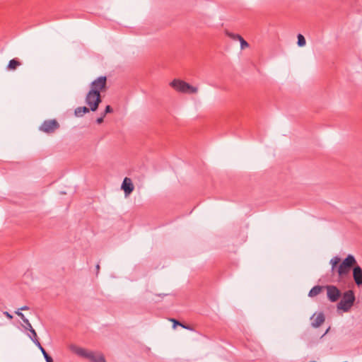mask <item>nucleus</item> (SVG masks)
Returning <instances> with one entry per match:
<instances>
[{
    "label": "nucleus",
    "instance_id": "obj_21",
    "mask_svg": "<svg viewBox=\"0 0 362 362\" xmlns=\"http://www.w3.org/2000/svg\"><path fill=\"white\" fill-rule=\"evenodd\" d=\"M171 321L173 322V327H175L176 325H180V326L182 327L183 328H185V329H191V328H189L188 326L184 325L183 324L179 322L178 321H177L175 319H171Z\"/></svg>",
    "mask_w": 362,
    "mask_h": 362
},
{
    "label": "nucleus",
    "instance_id": "obj_3",
    "mask_svg": "<svg viewBox=\"0 0 362 362\" xmlns=\"http://www.w3.org/2000/svg\"><path fill=\"white\" fill-rule=\"evenodd\" d=\"M170 85L175 90L180 93H194L197 92V88L196 87H194L189 83L179 79H174L172 82H170Z\"/></svg>",
    "mask_w": 362,
    "mask_h": 362
},
{
    "label": "nucleus",
    "instance_id": "obj_26",
    "mask_svg": "<svg viewBox=\"0 0 362 362\" xmlns=\"http://www.w3.org/2000/svg\"><path fill=\"white\" fill-rule=\"evenodd\" d=\"M4 315H5L9 319H12L13 318V316L10 313H8V312H4Z\"/></svg>",
    "mask_w": 362,
    "mask_h": 362
},
{
    "label": "nucleus",
    "instance_id": "obj_10",
    "mask_svg": "<svg viewBox=\"0 0 362 362\" xmlns=\"http://www.w3.org/2000/svg\"><path fill=\"white\" fill-rule=\"evenodd\" d=\"M122 189L124 190L125 195H129L134 190V185L130 178L125 177L122 185Z\"/></svg>",
    "mask_w": 362,
    "mask_h": 362
},
{
    "label": "nucleus",
    "instance_id": "obj_1",
    "mask_svg": "<svg viewBox=\"0 0 362 362\" xmlns=\"http://www.w3.org/2000/svg\"><path fill=\"white\" fill-rule=\"evenodd\" d=\"M356 263L355 257L349 255L339 265L337 272L339 277L342 278L349 274L351 267Z\"/></svg>",
    "mask_w": 362,
    "mask_h": 362
},
{
    "label": "nucleus",
    "instance_id": "obj_9",
    "mask_svg": "<svg viewBox=\"0 0 362 362\" xmlns=\"http://www.w3.org/2000/svg\"><path fill=\"white\" fill-rule=\"evenodd\" d=\"M353 277L357 286L362 285V269L358 265L353 269Z\"/></svg>",
    "mask_w": 362,
    "mask_h": 362
},
{
    "label": "nucleus",
    "instance_id": "obj_25",
    "mask_svg": "<svg viewBox=\"0 0 362 362\" xmlns=\"http://www.w3.org/2000/svg\"><path fill=\"white\" fill-rule=\"evenodd\" d=\"M104 117H103V115L100 117H98V118L97 119V120H96L97 123H98V124H100V123H102V122H103V118H104Z\"/></svg>",
    "mask_w": 362,
    "mask_h": 362
},
{
    "label": "nucleus",
    "instance_id": "obj_2",
    "mask_svg": "<svg viewBox=\"0 0 362 362\" xmlns=\"http://www.w3.org/2000/svg\"><path fill=\"white\" fill-rule=\"evenodd\" d=\"M355 301V296L351 290L346 291L341 300L337 304V308L344 312H348Z\"/></svg>",
    "mask_w": 362,
    "mask_h": 362
},
{
    "label": "nucleus",
    "instance_id": "obj_14",
    "mask_svg": "<svg viewBox=\"0 0 362 362\" xmlns=\"http://www.w3.org/2000/svg\"><path fill=\"white\" fill-rule=\"evenodd\" d=\"M90 362H106V361L103 354L95 352Z\"/></svg>",
    "mask_w": 362,
    "mask_h": 362
},
{
    "label": "nucleus",
    "instance_id": "obj_20",
    "mask_svg": "<svg viewBox=\"0 0 362 362\" xmlns=\"http://www.w3.org/2000/svg\"><path fill=\"white\" fill-rule=\"evenodd\" d=\"M297 43L299 47H303L306 43L305 37L301 34H298V42Z\"/></svg>",
    "mask_w": 362,
    "mask_h": 362
},
{
    "label": "nucleus",
    "instance_id": "obj_8",
    "mask_svg": "<svg viewBox=\"0 0 362 362\" xmlns=\"http://www.w3.org/2000/svg\"><path fill=\"white\" fill-rule=\"evenodd\" d=\"M326 289L327 298L331 302H336L339 298L341 292L335 286H327Z\"/></svg>",
    "mask_w": 362,
    "mask_h": 362
},
{
    "label": "nucleus",
    "instance_id": "obj_15",
    "mask_svg": "<svg viewBox=\"0 0 362 362\" xmlns=\"http://www.w3.org/2000/svg\"><path fill=\"white\" fill-rule=\"evenodd\" d=\"M89 110L90 109L86 107H78L75 110L74 113L76 117H81L85 113L88 112Z\"/></svg>",
    "mask_w": 362,
    "mask_h": 362
},
{
    "label": "nucleus",
    "instance_id": "obj_28",
    "mask_svg": "<svg viewBox=\"0 0 362 362\" xmlns=\"http://www.w3.org/2000/svg\"><path fill=\"white\" fill-rule=\"evenodd\" d=\"M96 269H97V270H99V269H100V266H99V264H97V266H96Z\"/></svg>",
    "mask_w": 362,
    "mask_h": 362
},
{
    "label": "nucleus",
    "instance_id": "obj_5",
    "mask_svg": "<svg viewBox=\"0 0 362 362\" xmlns=\"http://www.w3.org/2000/svg\"><path fill=\"white\" fill-rule=\"evenodd\" d=\"M59 128V124L56 119H48L45 120L39 129L41 132L46 134H52Z\"/></svg>",
    "mask_w": 362,
    "mask_h": 362
},
{
    "label": "nucleus",
    "instance_id": "obj_18",
    "mask_svg": "<svg viewBox=\"0 0 362 362\" xmlns=\"http://www.w3.org/2000/svg\"><path fill=\"white\" fill-rule=\"evenodd\" d=\"M340 258L338 256L334 257L330 260V264L332 265V272H334L335 270L337 271V266L340 262Z\"/></svg>",
    "mask_w": 362,
    "mask_h": 362
},
{
    "label": "nucleus",
    "instance_id": "obj_22",
    "mask_svg": "<svg viewBox=\"0 0 362 362\" xmlns=\"http://www.w3.org/2000/svg\"><path fill=\"white\" fill-rule=\"evenodd\" d=\"M15 313L21 317L23 322H27L28 319L25 317L24 314H23L20 310H16Z\"/></svg>",
    "mask_w": 362,
    "mask_h": 362
},
{
    "label": "nucleus",
    "instance_id": "obj_16",
    "mask_svg": "<svg viewBox=\"0 0 362 362\" xmlns=\"http://www.w3.org/2000/svg\"><path fill=\"white\" fill-rule=\"evenodd\" d=\"M233 39L239 40L240 42V48L244 49L245 48L249 47V44L239 35H231Z\"/></svg>",
    "mask_w": 362,
    "mask_h": 362
},
{
    "label": "nucleus",
    "instance_id": "obj_27",
    "mask_svg": "<svg viewBox=\"0 0 362 362\" xmlns=\"http://www.w3.org/2000/svg\"><path fill=\"white\" fill-rule=\"evenodd\" d=\"M28 309H29V308L28 306L25 305V306H23L21 308H19L18 310H20V311L21 310H27Z\"/></svg>",
    "mask_w": 362,
    "mask_h": 362
},
{
    "label": "nucleus",
    "instance_id": "obj_24",
    "mask_svg": "<svg viewBox=\"0 0 362 362\" xmlns=\"http://www.w3.org/2000/svg\"><path fill=\"white\" fill-rule=\"evenodd\" d=\"M25 326V328L28 330H30L33 328L31 324L30 323L29 320H28V322H24Z\"/></svg>",
    "mask_w": 362,
    "mask_h": 362
},
{
    "label": "nucleus",
    "instance_id": "obj_17",
    "mask_svg": "<svg viewBox=\"0 0 362 362\" xmlns=\"http://www.w3.org/2000/svg\"><path fill=\"white\" fill-rule=\"evenodd\" d=\"M37 346L38 347V349L41 351L42 354H43V356H44L46 362H53L52 358L48 355V354L46 352V351L45 350V349L42 346V345L40 344H37Z\"/></svg>",
    "mask_w": 362,
    "mask_h": 362
},
{
    "label": "nucleus",
    "instance_id": "obj_19",
    "mask_svg": "<svg viewBox=\"0 0 362 362\" xmlns=\"http://www.w3.org/2000/svg\"><path fill=\"white\" fill-rule=\"evenodd\" d=\"M30 332V335H29L30 339L33 341V343L37 346V344H40V341L37 339V333L35 332V330L32 328L31 329L29 330Z\"/></svg>",
    "mask_w": 362,
    "mask_h": 362
},
{
    "label": "nucleus",
    "instance_id": "obj_11",
    "mask_svg": "<svg viewBox=\"0 0 362 362\" xmlns=\"http://www.w3.org/2000/svg\"><path fill=\"white\" fill-rule=\"evenodd\" d=\"M325 321V316L323 313H320L313 319L312 325L314 327H320Z\"/></svg>",
    "mask_w": 362,
    "mask_h": 362
},
{
    "label": "nucleus",
    "instance_id": "obj_13",
    "mask_svg": "<svg viewBox=\"0 0 362 362\" xmlns=\"http://www.w3.org/2000/svg\"><path fill=\"white\" fill-rule=\"evenodd\" d=\"M322 289V287L321 286H315L311 288V290L309 291L308 296L310 297H315L320 294Z\"/></svg>",
    "mask_w": 362,
    "mask_h": 362
},
{
    "label": "nucleus",
    "instance_id": "obj_12",
    "mask_svg": "<svg viewBox=\"0 0 362 362\" xmlns=\"http://www.w3.org/2000/svg\"><path fill=\"white\" fill-rule=\"evenodd\" d=\"M20 65L21 62L18 59H13L9 62L6 69L7 70H15Z\"/></svg>",
    "mask_w": 362,
    "mask_h": 362
},
{
    "label": "nucleus",
    "instance_id": "obj_6",
    "mask_svg": "<svg viewBox=\"0 0 362 362\" xmlns=\"http://www.w3.org/2000/svg\"><path fill=\"white\" fill-rule=\"evenodd\" d=\"M70 349L72 352L76 354L80 357L87 358L90 361L93 357V355L95 354V351H89L88 349L77 346L76 345H71Z\"/></svg>",
    "mask_w": 362,
    "mask_h": 362
},
{
    "label": "nucleus",
    "instance_id": "obj_7",
    "mask_svg": "<svg viewBox=\"0 0 362 362\" xmlns=\"http://www.w3.org/2000/svg\"><path fill=\"white\" fill-rule=\"evenodd\" d=\"M107 78L105 76H99L91 83V90L96 91L100 93V91L105 88Z\"/></svg>",
    "mask_w": 362,
    "mask_h": 362
},
{
    "label": "nucleus",
    "instance_id": "obj_4",
    "mask_svg": "<svg viewBox=\"0 0 362 362\" xmlns=\"http://www.w3.org/2000/svg\"><path fill=\"white\" fill-rule=\"evenodd\" d=\"M101 102L100 94L95 90H90L86 97V103L90 107L91 111H95L98 109L99 103Z\"/></svg>",
    "mask_w": 362,
    "mask_h": 362
},
{
    "label": "nucleus",
    "instance_id": "obj_23",
    "mask_svg": "<svg viewBox=\"0 0 362 362\" xmlns=\"http://www.w3.org/2000/svg\"><path fill=\"white\" fill-rule=\"evenodd\" d=\"M112 111V107L110 105H107L105 110V112L103 113V117H105L106 114L110 113Z\"/></svg>",
    "mask_w": 362,
    "mask_h": 362
}]
</instances>
